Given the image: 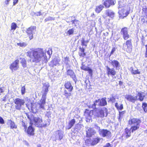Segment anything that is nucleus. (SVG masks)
Here are the masks:
<instances>
[{
    "mask_svg": "<svg viewBox=\"0 0 147 147\" xmlns=\"http://www.w3.org/2000/svg\"><path fill=\"white\" fill-rule=\"evenodd\" d=\"M27 56L30 58V61L33 63H38L42 61V63L48 61L46 53L42 48H38L27 52Z\"/></svg>",
    "mask_w": 147,
    "mask_h": 147,
    "instance_id": "1",
    "label": "nucleus"
},
{
    "mask_svg": "<svg viewBox=\"0 0 147 147\" xmlns=\"http://www.w3.org/2000/svg\"><path fill=\"white\" fill-rule=\"evenodd\" d=\"M99 102L98 105L99 106L103 107L107 105V102L106 101V97L102 98L101 99H98L95 100L94 103L92 105V107L94 109L89 110V109H86L84 112V115L85 116L86 120L87 122H90L92 120V117L94 115L95 112H96L97 108L96 107L97 105V103Z\"/></svg>",
    "mask_w": 147,
    "mask_h": 147,
    "instance_id": "2",
    "label": "nucleus"
},
{
    "mask_svg": "<svg viewBox=\"0 0 147 147\" xmlns=\"http://www.w3.org/2000/svg\"><path fill=\"white\" fill-rule=\"evenodd\" d=\"M42 92L43 94L38 104L39 106V108L44 109L45 105L46 103L47 95L49 92V88L50 85L49 82H45L42 84Z\"/></svg>",
    "mask_w": 147,
    "mask_h": 147,
    "instance_id": "3",
    "label": "nucleus"
},
{
    "mask_svg": "<svg viewBox=\"0 0 147 147\" xmlns=\"http://www.w3.org/2000/svg\"><path fill=\"white\" fill-rule=\"evenodd\" d=\"M141 120L137 118H133L130 119L128 121V124L129 125H132L130 128L132 133L134 132L139 128L140 124L141 123Z\"/></svg>",
    "mask_w": 147,
    "mask_h": 147,
    "instance_id": "4",
    "label": "nucleus"
},
{
    "mask_svg": "<svg viewBox=\"0 0 147 147\" xmlns=\"http://www.w3.org/2000/svg\"><path fill=\"white\" fill-rule=\"evenodd\" d=\"M125 40L123 44L122 50L127 53H131L132 51L133 48L132 40L130 39Z\"/></svg>",
    "mask_w": 147,
    "mask_h": 147,
    "instance_id": "5",
    "label": "nucleus"
},
{
    "mask_svg": "<svg viewBox=\"0 0 147 147\" xmlns=\"http://www.w3.org/2000/svg\"><path fill=\"white\" fill-rule=\"evenodd\" d=\"M101 139L98 137H95L92 139H87L85 142V144L88 146H94L99 143Z\"/></svg>",
    "mask_w": 147,
    "mask_h": 147,
    "instance_id": "6",
    "label": "nucleus"
},
{
    "mask_svg": "<svg viewBox=\"0 0 147 147\" xmlns=\"http://www.w3.org/2000/svg\"><path fill=\"white\" fill-rule=\"evenodd\" d=\"M15 104V108L16 110H20L24 105L25 101L24 99L19 98H16L13 100Z\"/></svg>",
    "mask_w": 147,
    "mask_h": 147,
    "instance_id": "7",
    "label": "nucleus"
},
{
    "mask_svg": "<svg viewBox=\"0 0 147 147\" xmlns=\"http://www.w3.org/2000/svg\"><path fill=\"white\" fill-rule=\"evenodd\" d=\"M107 109L106 107H103L99 110L98 112H96L95 114L94 115L95 118H103L105 116V113H106V117L107 115Z\"/></svg>",
    "mask_w": 147,
    "mask_h": 147,
    "instance_id": "8",
    "label": "nucleus"
},
{
    "mask_svg": "<svg viewBox=\"0 0 147 147\" xmlns=\"http://www.w3.org/2000/svg\"><path fill=\"white\" fill-rule=\"evenodd\" d=\"M33 121L35 125L39 127H45L49 124L47 123H43L42 118L38 117L34 118Z\"/></svg>",
    "mask_w": 147,
    "mask_h": 147,
    "instance_id": "9",
    "label": "nucleus"
},
{
    "mask_svg": "<svg viewBox=\"0 0 147 147\" xmlns=\"http://www.w3.org/2000/svg\"><path fill=\"white\" fill-rule=\"evenodd\" d=\"M28 118L30 120V125L28 126L27 129L25 131V132L27 133L29 136H34V128L32 127L33 123L32 122L31 119L30 118L29 116H27Z\"/></svg>",
    "mask_w": 147,
    "mask_h": 147,
    "instance_id": "10",
    "label": "nucleus"
},
{
    "mask_svg": "<svg viewBox=\"0 0 147 147\" xmlns=\"http://www.w3.org/2000/svg\"><path fill=\"white\" fill-rule=\"evenodd\" d=\"M36 27L34 26H31L27 29L26 32L30 40L33 38L34 32L36 31Z\"/></svg>",
    "mask_w": 147,
    "mask_h": 147,
    "instance_id": "11",
    "label": "nucleus"
},
{
    "mask_svg": "<svg viewBox=\"0 0 147 147\" xmlns=\"http://www.w3.org/2000/svg\"><path fill=\"white\" fill-rule=\"evenodd\" d=\"M120 33L124 40H126L130 38V36L128 33V30L127 27H125L122 28Z\"/></svg>",
    "mask_w": 147,
    "mask_h": 147,
    "instance_id": "12",
    "label": "nucleus"
},
{
    "mask_svg": "<svg viewBox=\"0 0 147 147\" xmlns=\"http://www.w3.org/2000/svg\"><path fill=\"white\" fill-rule=\"evenodd\" d=\"M19 60H15L10 65L9 68L12 71H16L19 68Z\"/></svg>",
    "mask_w": 147,
    "mask_h": 147,
    "instance_id": "13",
    "label": "nucleus"
},
{
    "mask_svg": "<svg viewBox=\"0 0 147 147\" xmlns=\"http://www.w3.org/2000/svg\"><path fill=\"white\" fill-rule=\"evenodd\" d=\"M115 3V0H105L103 3V5L105 8H109L114 5Z\"/></svg>",
    "mask_w": 147,
    "mask_h": 147,
    "instance_id": "14",
    "label": "nucleus"
},
{
    "mask_svg": "<svg viewBox=\"0 0 147 147\" xmlns=\"http://www.w3.org/2000/svg\"><path fill=\"white\" fill-rule=\"evenodd\" d=\"M99 133V135L103 137L110 136L111 134V133L109 131L104 129H100Z\"/></svg>",
    "mask_w": 147,
    "mask_h": 147,
    "instance_id": "15",
    "label": "nucleus"
},
{
    "mask_svg": "<svg viewBox=\"0 0 147 147\" xmlns=\"http://www.w3.org/2000/svg\"><path fill=\"white\" fill-rule=\"evenodd\" d=\"M107 70V74L108 76H113L116 74V71L113 68H110L108 66L106 67Z\"/></svg>",
    "mask_w": 147,
    "mask_h": 147,
    "instance_id": "16",
    "label": "nucleus"
},
{
    "mask_svg": "<svg viewBox=\"0 0 147 147\" xmlns=\"http://www.w3.org/2000/svg\"><path fill=\"white\" fill-rule=\"evenodd\" d=\"M125 98L128 101L133 103H135L136 101L138 100L137 96L134 97L131 94L125 95Z\"/></svg>",
    "mask_w": 147,
    "mask_h": 147,
    "instance_id": "17",
    "label": "nucleus"
},
{
    "mask_svg": "<svg viewBox=\"0 0 147 147\" xmlns=\"http://www.w3.org/2000/svg\"><path fill=\"white\" fill-rule=\"evenodd\" d=\"M131 131L130 129L126 127L124 129V132L123 134V136H124V137L127 139L130 137L131 136Z\"/></svg>",
    "mask_w": 147,
    "mask_h": 147,
    "instance_id": "18",
    "label": "nucleus"
},
{
    "mask_svg": "<svg viewBox=\"0 0 147 147\" xmlns=\"http://www.w3.org/2000/svg\"><path fill=\"white\" fill-rule=\"evenodd\" d=\"M119 13L120 17L123 18L124 17L127 16L129 14V12L128 11H126L125 9H122L119 10Z\"/></svg>",
    "mask_w": 147,
    "mask_h": 147,
    "instance_id": "19",
    "label": "nucleus"
},
{
    "mask_svg": "<svg viewBox=\"0 0 147 147\" xmlns=\"http://www.w3.org/2000/svg\"><path fill=\"white\" fill-rule=\"evenodd\" d=\"M66 73L67 76H69L75 82H76V76L73 70L70 69H68L67 70Z\"/></svg>",
    "mask_w": 147,
    "mask_h": 147,
    "instance_id": "20",
    "label": "nucleus"
},
{
    "mask_svg": "<svg viewBox=\"0 0 147 147\" xmlns=\"http://www.w3.org/2000/svg\"><path fill=\"white\" fill-rule=\"evenodd\" d=\"M64 86L65 88L69 92H71L73 89V87L70 81H67L65 82Z\"/></svg>",
    "mask_w": 147,
    "mask_h": 147,
    "instance_id": "21",
    "label": "nucleus"
},
{
    "mask_svg": "<svg viewBox=\"0 0 147 147\" xmlns=\"http://www.w3.org/2000/svg\"><path fill=\"white\" fill-rule=\"evenodd\" d=\"M81 68L82 70H83L85 71H88L89 74L91 76H92V70L90 67L86 66L84 65H83L81 66Z\"/></svg>",
    "mask_w": 147,
    "mask_h": 147,
    "instance_id": "22",
    "label": "nucleus"
},
{
    "mask_svg": "<svg viewBox=\"0 0 147 147\" xmlns=\"http://www.w3.org/2000/svg\"><path fill=\"white\" fill-rule=\"evenodd\" d=\"M78 54L80 57H84L86 55V53L85 52V49L83 47L79 48Z\"/></svg>",
    "mask_w": 147,
    "mask_h": 147,
    "instance_id": "23",
    "label": "nucleus"
},
{
    "mask_svg": "<svg viewBox=\"0 0 147 147\" xmlns=\"http://www.w3.org/2000/svg\"><path fill=\"white\" fill-rule=\"evenodd\" d=\"M104 8V6L100 4L96 7L95 9V11L96 13H99Z\"/></svg>",
    "mask_w": 147,
    "mask_h": 147,
    "instance_id": "24",
    "label": "nucleus"
},
{
    "mask_svg": "<svg viewBox=\"0 0 147 147\" xmlns=\"http://www.w3.org/2000/svg\"><path fill=\"white\" fill-rule=\"evenodd\" d=\"M105 13L107 16L112 18L114 17L115 14V13L113 11L109 10L106 11Z\"/></svg>",
    "mask_w": 147,
    "mask_h": 147,
    "instance_id": "25",
    "label": "nucleus"
},
{
    "mask_svg": "<svg viewBox=\"0 0 147 147\" xmlns=\"http://www.w3.org/2000/svg\"><path fill=\"white\" fill-rule=\"evenodd\" d=\"M20 59L21 60L20 63L23 68H25L27 67V61L24 58H20Z\"/></svg>",
    "mask_w": 147,
    "mask_h": 147,
    "instance_id": "26",
    "label": "nucleus"
},
{
    "mask_svg": "<svg viewBox=\"0 0 147 147\" xmlns=\"http://www.w3.org/2000/svg\"><path fill=\"white\" fill-rule=\"evenodd\" d=\"M115 106L118 111H121L123 109V105L121 103L119 105L117 102H116L115 104Z\"/></svg>",
    "mask_w": 147,
    "mask_h": 147,
    "instance_id": "27",
    "label": "nucleus"
},
{
    "mask_svg": "<svg viewBox=\"0 0 147 147\" xmlns=\"http://www.w3.org/2000/svg\"><path fill=\"white\" fill-rule=\"evenodd\" d=\"M71 22L72 24H74V26L77 28L80 26V22L79 21L77 20L74 19L71 21Z\"/></svg>",
    "mask_w": 147,
    "mask_h": 147,
    "instance_id": "28",
    "label": "nucleus"
},
{
    "mask_svg": "<svg viewBox=\"0 0 147 147\" xmlns=\"http://www.w3.org/2000/svg\"><path fill=\"white\" fill-rule=\"evenodd\" d=\"M71 92L69 91V90L68 91L66 90H64V95L66 97V98L69 99L71 96Z\"/></svg>",
    "mask_w": 147,
    "mask_h": 147,
    "instance_id": "29",
    "label": "nucleus"
},
{
    "mask_svg": "<svg viewBox=\"0 0 147 147\" xmlns=\"http://www.w3.org/2000/svg\"><path fill=\"white\" fill-rule=\"evenodd\" d=\"M76 123L75 119H73L71 120L68 123V128L69 129H71L74 125Z\"/></svg>",
    "mask_w": 147,
    "mask_h": 147,
    "instance_id": "30",
    "label": "nucleus"
},
{
    "mask_svg": "<svg viewBox=\"0 0 147 147\" xmlns=\"http://www.w3.org/2000/svg\"><path fill=\"white\" fill-rule=\"evenodd\" d=\"M137 96L138 97V100L140 101H143L145 97V96L143 95L142 93L139 92L138 93Z\"/></svg>",
    "mask_w": 147,
    "mask_h": 147,
    "instance_id": "31",
    "label": "nucleus"
},
{
    "mask_svg": "<svg viewBox=\"0 0 147 147\" xmlns=\"http://www.w3.org/2000/svg\"><path fill=\"white\" fill-rule=\"evenodd\" d=\"M8 122L9 123V124L10 125V128L11 129H16L17 128V127L16 125L15 124L14 122L13 121L11 120H8Z\"/></svg>",
    "mask_w": 147,
    "mask_h": 147,
    "instance_id": "32",
    "label": "nucleus"
},
{
    "mask_svg": "<svg viewBox=\"0 0 147 147\" xmlns=\"http://www.w3.org/2000/svg\"><path fill=\"white\" fill-rule=\"evenodd\" d=\"M111 64L113 66H115L116 67H118L119 66V62L116 60H114L112 61Z\"/></svg>",
    "mask_w": 147,
    "mask_h": 147,
    "instance_id": "33",
    "label": "nucleus"
},
{
    "mask_svg": "<svg viewBox=\"0 0 147 147\" xmlns=\"http://www.w3.org/2000/svg\"><path fill=\"white\" fill-rule=\"evenodd\" d=\"M130 69L131 72L132 74H139L140 73V71L138 69L136 70H134L132 67H131Z\"/></svg>",
    "mask_w": 147,
    "mask_h": 147,
    "instance_id": "34",
    "label": "nucleus"
},
{
    "mask_svg": "<svg viewBox=\"0 0 147 147\" xmlns=\"http://www.w3.org/2000/svg\"><path fill=\"white\" fill-rule=\"evenodd\" d=\"M89 42L88 40H85L84 38H82L81 40V45L82 46L86 47L87 45V44Z\"/></svg>",
    "mask_w": 147,
    "mask_h": 147,
    "instance_id": "35",
    "label": "nucleus"
},
{
    "mask_svg": "<svg viewBox=\"0 0 147 147\" xmlns=\"http://www.w3.org/2000/svg\"><path fill=\"white\" fill-rule=\"evenodd\" d=\"M142 107L145 113L147 112V104L146 102H143L142 103Z\"/></svg>",
    "mask_w": 147,
    "mask_h": 147,
    "instance_id": "36",
    "label": "nucleus"
},
{
    "mask_svg": "<svg viewBox=\"0 0 147 147\" xmlns=\"http://www.w3.org/2000/svg\"><path fill=\"white\" fill-rule=\"evenodd\" d=\"M17 27V24L15 22H13L11 24V30H15Z\"/></svg>",
    "mask_w": 147,
    "mask_h": 147,
    "instance_id": "37",
    "label": "nucleus"
},
{
    "mask_svg": "<svg viewBox=\"0 0 147 147\" xmlns=\"http://www.w3.org/2000/svg\"><path fill=\"white\" fill-rule=\"evenodd\" d=\"M74 28H73L69 29L67 31V33L69 35H71L74 34Z\"/></svg>",
    "mask_w": 147,
    "mask_h": 147,
    "instance_id": "38",
    "label": "nucleus"
},
{
    "mask_svg": "<svg viewBox=\"0 0 147 147\" xmlns=\"http://www.w3.org/2000/svg\"><path fill=\"white\" fill-rule=\"evenodd\" d=\"M142 14H144L147 18V7L142 8Z\"/></svg>",
    "mask_w": 147,
    "mask_h": 147,
    "instance_id": "39",
    "label": "nucleus"
},
{
    "mask_svg": "<svg viewBox=\"0 0 147 147\" xmlns=\"http://www.w3.org/2000/svg\"><path fill=\"white\" fill-rule=\"evenodd\" d=\"M26 92V88L25 85L22 87L21 89V93L22 95H24Z\"/></svg>",
    "mask_w": 147,
    "mask_h": 147,
    "instance_id": "40",
    "label": "nucleus"
},
{
    "mask_svg": "<svg viewBox=\"0 0 147 147\" xmlns=\"http://www.w3.org/2000/svg\"><path fill=\"white\" fill-rule=\"evenodd\" d=\"M55 20V18L51 17H49L48 18H46L45 20V22L49 21L54 20Z\"/></svg>",
    "mask_w": 147,
    "mask_h": 147,
    "instance_id": "41",
    "label": "nucleus"
},
{
    "mask_svg": "<svg viewBox=\"0 0 147 147\" xmlns=\"http://www.w3.org/2000/svg\"><path fill=\"white\" fill-rule=\"evenodd\" d=\"M17 45L18 46H19L20 47H23L26 46L27 45V44L25 42H23L22 43L20 42L18 43Z\"/></svg>",
    "mask_w": 147,
    "mask_h": 147,
    "instance_id": "42",
    "label": "nucleus"
},
{
    "mask_svg": "<svg viewBox=\"0 0 147 147\" xmlns=\"http://www.w3.org/2000/svg\"><path fill=\"white\" fill-rule=\"evenodd\" d=\"M92 136V134H91L89 130H88L86 132V136L87 137H90Z\"/></svg>",
    "mask_w": 147,
    "mask_h": 147,
    "instance_id": "43",
    "label": "nucleus"
},
{
    "mask_svg": "<svg viewBox=\"0 0 147 147\" xmlns=\"http://www.w3.org/2000/svg\"><path fill=\"white\" fill-rule=\"evenodd\" d=\"M109 101H110L112 102H114L115 101V98L114 96H112L110 98Z\"/></svg>",
    "mask_w": 147,
    "mask_h": 147,
    "instance_id": "44",
    "label": "nucleus"
},
{
    "mask_svg": "<svg viewBox=\"0 0 147 147\" xmlns=\"http://www.w3.org/2000/svg\"><path fill=\"white\" fill-rule=\"evenodd\" d=\"M125 113V111L119 112V117L120 118L122 117Z\"/></svg>",
    "mask_w": 147,
    "mask_h": 147,
    "instance_id": "45",
    "label": "nucleus"
},
{
    "mask_svg": "<svg viewBox=\"0 0 147 147\" xmlns=\"http://www.w3.org/2000/svg\"><path fill=\"white\" fill-rule=\"evenodd\" d=\"M58 134L59 136V139L60 140L63 138L62 134L61 133V132H60V131H59V132L58 133Z\"/></svg>",
    "mask_w": 147,
    "mask_h": 147,
    "instance_id": "46",
    "label": "nucleus"
},
{
    "mask_svg": "<svg viewBox=\"0 0 147 147\" xmlns=\"http://www.w3.org/2000/svg\"><path fill=\"white\" fill-rule=\"evenodd\" d=\"M59 62V60H58L57 59H54L52 60V61H51V62L53 63H54L55 62L56 63V64H57Z\"/></svg>",
    "mask_w": 147,
    "mask_h": 147,
    "instance_id": "47",
    "label": "nucleus"
},
{
    "mask_svg": "<svg viewBox=\"0 0 147 147\" xmlns=\"http://www.w3.org/2000/svg\"><path fill=\"white\" fill-rule=\"evenodd\" d=\"M4 86L0 87V95L1 94V93H2L4 92Z\"/></svg>",
    "mask_w": 147,
    "mask_h": 147,
    "instance_id": "48",
    "label": "nucleus"
},
{
    "mask_svg": "<svg viewBox=\"0 0 147 147\" xmlns=\"http://www.w3.org/2000/svg\"><path fill=\"white\" fill-rule=\"evenodd\" d=\"M5 123L4 121L1 117H0V123L1 124H3Z\"/></svg>",
    "mask_w": 147,
    "mask_h": 147,
    "instance_id": "49",
    "label": "nucleus"
},
{
    "mask_svg": "<svg viewBox=\"0 0 147 147\" xmlns=\"http://www.w3.org/2000/svg\"><path fill=\"white\" fill-rule=\"evenodd\" d=\"M103 147H112L110 143H108L106 144Z\"/></svg>",
    "mask_w": 147,
    "mask_h": 147,
    "instance_id": "50",
    "label": "nucleus"
},
{
    "mask_svg": "<svg viewBox=\"0 0 147 147\" xmlns=\"http://www.w3.org/2000/svg\"><path fill=\"white\" fill-rule=\"evenodd\" d=\"M115 47H113L110 53V56L112 55L114 51H115Z\"/></svg>",
    "mask_w": 147,
    "mask_h": 147,
    "instance_id": "51",
    "label": "nucleus"
},
{
    "mask_svg": "<svg viewBox=\"0 0 147 147\" xmlns=\"http://www.w3.org/2000/svg\"><path fill=\"white\" fill-rule=\"evenodd\" d=\"M35 14L36 16H40L42 15L41 12L40 11L37 12L36 13H35Z\"/></svg>",
    "mask_w": 147,
    "mask_h": 147,
    "instance_id": "52",
    "label": "nucleus"
},
{
    "mask_svg": "<svg viewBox=\"0 0 147 147\" xmlns=\"http://www.w3.org/2000/svg\"><path fill=\"white\" fill-rule=\"evenodd\" d=\"M35 14L36 16H40L42 15L41 12L40 11L37 12L36 13H35Z\"/></svg>",
    "mask_w": 147,
    "mask_h": 147,
    "instance_id": "53",
    "label": "nucleus"
},
{
    "mask_svg": "<svg viewBox=\"0 0 147 147\" xmlns=\"http://www.w3.org/2000/svg\"><path fill=\"white\" fill-rule=\"evenodd\" d=\"M11 0H5L4 3L6 5H8L9 4L10 1Z\"/></svg>",
    "mask_w": 147,
    "mask_h": 147,
    "instance_id": "54",
    "label": "nucleus"
},
{
    "mask_svg": "<svg viewBox=\"0 0 147 147\" xmlns=\"http://www.w3.org/2000/svg\"><path fill=\"white\" fill-rule=\"evenodd\" d=\"M13 5H15L16 4H17L18 2V0H13Z\"/></svg>",
    "mask_w": 147,
    "mask_h": 147,
    "instance_id": "55",
    "label": "nucleus"
},
{
    "mask_svg": "<svg viewBox=\"0 0 147 147\" xmlns=\"http://www.w3.org/2000/svg\"><path fill=\"white\" fill-rule=\"evenodd\" d=\"M7 95H5V96L3 97V98L2 99V101L5 102L7 100Z\"/></svg>",
    "mask_w": 147,
    "mask_h": 147,
    "instance_id": "56",
    "label": "nucleus"
},
{
    "mask_svg": "<svg viewBox=\"0 0 147 147\" xmlns=\"http://www.w3.org/2000/svg\"><path fill=\"white\" fill-rule=\"evenodd\" d=\"M22 125H23V126L24 127V128L25 129V131L27 129V125H26L25 123H24Z\"/></svg>",
    "mask_w": 147,
    "mask_h": 147,
    "instance_id": "57",
    "label": "nucleus"
},
{
    "mask_svg": "<svg viewBox=\"0 0 147 147\" xmlns=\"http://www.w3.org/2000/svg\"><path fill=\"white\" fill-rule=\"evenodd\" d=\"M146 47V52L145 53V57L147 58V44L145 45Z\"/></svg>",
    "mask_w": 147,
    "mask_h": 147,
    "instance_id": "58",
    "label": "nucleus"
},
{
    "mask_svg": "<svg viewBox=\"0 0 147 147\" xmlns=\"http://www.w3.org/2000/svg\"><path fill=\"white\" fill-rule=\"evenodd\" d=\"M69 58L68 57H66L64 58V59L65 61H69Z\"/></svg>",
    "mask_w": 147,
    "mask_h": 147,
    "instance_id": "59",
    "label": "nucleus"
},
{
    "mask_svg": "<svg viewBox=\"0 0 147 147\" xmlns=\"http://www.w3.org/2000/svg\"><path fill=\"white\" fill-rule=\"evenodd\" d=\"M47 54L49 55L50 57L51 55L52 54L51 53H50V51L49 50H48L47 52Z\"/></svg>",
    "mask_w": 147,
    "mask_h": 147,
    "instance_id": "60",
    "label": "nucleus"
},
{
    "mask_svg": "<svg viewBox=\"0 0 147 147\" xmlns=\"http://www.w3.org/2000/svg\"><path fill=\"white\" fill-rule=\"evenodd\" d=\"M95 127H96L97 129H99L100 130V127L99 126H98L97 124H95Z\"/></svg>",
    "mask_w": 147,
    "mask_h": 147,
    "instance_id": "61",
    "label": "nucleus"
},
{
    "mask_svg": "<svg viewBox=\"0 0 147 147\" xmlns=\"http://www.w3.org/2000/svg\"><path fill=\"white\" fill-rule=\"evenodd\" d=\"M123 84V82L121 81H120L119 82V84L121 86V85Z\"/></svg>",
    "mask_w": 147,
    "mask_h": 147,
    "instance_id": "62",
    "label": "nucleus"
},
{
    "mask_svg": "<svg viewBox=\"0 0 147 147\" xmlns=\"http://www.w3.org/2000/svg\"><path fill=\"white\" fill-rule=\"evenodd\" d=\"M141 21L143 23H144L145 22V20L144 18H142L141 20Z\"/></svg>",
    "mask_w": 147,
    "mask_h": 147,
    "instance_id": "63",
    "label": "nucleus"
},
{
    "mask_svg": "<svg viewBox=\"0 0 147 147\" xmlns=\"http://www.w3.org/2000/svg\"><path fill=\"white\" fill-rule=\"evenodd\" d=\"M37 147H41V145L40 144H38Z\"/></svg>",
    "mask_w": 147,
    "mask_h": 147,
    "instance_id": "64",
    "label": "nucleus"
}]
</instances>
